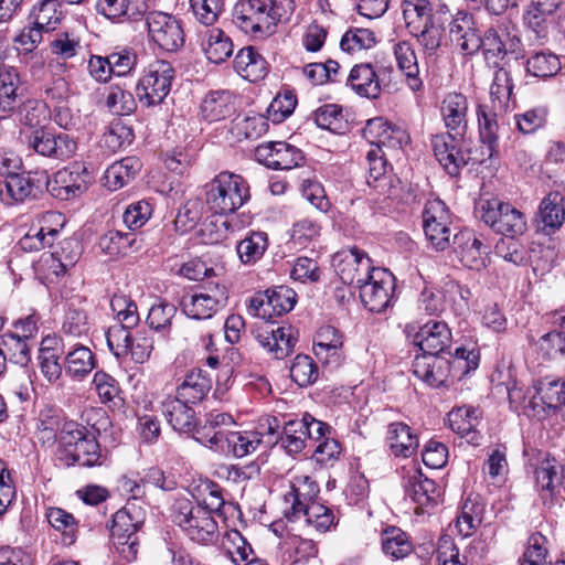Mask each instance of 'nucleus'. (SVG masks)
I'll return each mask as SVG.
<instances>
[{
    "label": "nucleus",
    "instance_id": "nucleus-3",
    "mask_svg": "<svg viewBox=\"0 0 565 565\" xmlns=\"http://www.w3.org/2000/svg\"><path fill=\"white\" fill-rule=\"evenodd\" d=\"M479 354L473 350L459 347L454 354L446 358L443 354H422L413 362V372L430 386H441L454 383L478 367Z\"/></svg>",
    "mask_w": 565,
    "mask_h": 565
},
{
    "label": "nucleus",
    "instance_id": "nucleus-51",
    "mask_svg": "<svg viewBox=\"0 0 565 565\" xmlns=\"http://www.w3.org/2000/svg\"><path fill=\"white\" fill-rule=\"evenodd\" d=\"M561 70L558 57L550 51H540L532 53L526 61V71L529 74L546 78L557 74Z\"/></svg>",
    "mask_w": 565,
    "mask_h": 565
},
{
    "label": "nucleus",
    "instance_id": "nucleus-55",
    "mask_svg": "<svg viewBox=\"0 0 565 565\" xmlns=\"http://www.w3.org/2000/svg\"><path fill=\"white\" fill-rule=\"evenodd\" d=\"M110 307L116 320L125 327H136L140 317L136 302L128 296L115 294L110 299Z\"/></svg>",
    "mask_w": 565,
    "mask_h": 565
},
{
    "label": "nucleus",
    "instance_id": "nucleus-34",
    "mask_svg": "<svg viewBox=\"0 0 565 565\" xmlns=\"http://www.w3.org/2000/svg\"><path fill=\"white\" fill-rule=\"evenodd\" d=\"M505 111H499L494 105L481 104L478 107V125L482 143L486 146L488 156L491 158L498 143V117Z\"/></svg>",
    "mask_w": 565,
    "mask_h": 565
},
{
    "label": "nucleus",
    "instance_id": "nucleus-40",
    "mask_svg": "<svg viewBox=\"0 0 565 565\" xmlns=\"http://www.w3.org/2000/svg\"><path fill=\"white\" fill-rule=\"evenodd\" d=\"M348 83L363 97L376 98L381 92L379 77L371 64L355 65L350 72Z\"/></svg>",
    "mask_w": 565,
    "mask_h": 565
},
{
    "label": "nucleus",
    "instance_id": "nucleus-25",
    "mask_svg": "<svg viewBox=\"0 0 565 565\" xmlns=\"http://www.w3.org/2000/svg\"><path fill=\"white\" fill-rule=\"evenodd\" d=\"M191 403L178 396H168L161 403V411L172 428L179 433L192 434L196 428V418Z\"/></svg>",
    "mask_w": 565,
    "mask_h": 565
},
{
    "label": "nucleus",
    "instance_id": "nucleus-43",
    "mask_svg": "<svg viewBox=\"0 0 565 565\" xmlns=\"http://www.w3.org/2000/svg\"><path fill=\"white\" fill-rule=\"evenodd\" d=\"M140 167V161L135 157H127L113 163L105 172L107 185L111 190H118L125 186L135 178Z\"/></svg>",
    "mask_w": 565,
    "mask_h": 565
},
{
    "label": "nucleus",
    "instance_id": "nucleus-18",
    "mask_svg": "<svg viewBox=\"0 0 565 565\" xmlns=\"http://www.w3.org/2000/svg\"><path fill=\"white\" fill-rule=\"evenodd\" d=\"M320 489L318 483L309 476L294 477L290 490L284 495L285 516L288 521L295 522L301 518V511L311 503H316L315 499L318 497Z\"/></svg>",
    "mask_w": 565,
    "mask_h": 565
},
{
    "label": "nucleus",
    "instance_id": "nucleus-12",
    "mask_svg": "<svg viewBox=\"0 0 565 565\" xmlns=\"http://www.w3.org/2000/svg\"><path fill=\"white\" fill-rule=\"evenodd\" d=\"M227 301L224 286H202L193 294L184 296L181 302L183 312L193 319H211L222 310Z\"/></svg>",
    "mask_w": 565,
    "mask_h": 565
},
{
    "label": "nucleus",
    "instance_id": "nucleus-14",
    "mask_svg": "<svg viewBox=\"0 0 565 565\" xmlns=\"http://www.w3.org/2000/svg\"><path fill=\"white\" fill-rule=\"evenodd\" d=\"M333 266L341 281L359 288L367 281L379 267L372 265L371 258L361 249L354 247L334 255Z\"/></svg>",
    "mask_w": 565,
    "mask_h": 565
},
{
    "label": "nucleus",
    "instance_id": "nucleus-64",
    "mask_svg": "<svg viewBox=\"0 0 565 565\" xmlns=\"http://www.w3.org/2000/svg\"><path fill=\"white\" fill-rule=\"evenodd\" d=\"M297 105V97L291 90L277 94L267 108L268 119L274 124L284 121L292 114Z\"/></svg>",
    "mask_w": 565,
    "mask_h": 565
},
{
    "label": "nucleus",
    "instance_id": "nucleus-16",
    "mask_svg": "<svg viewBox=\"0 0 565 565\" xmlns=\"http://www.w3.org/2000/svg\"><path fill=\"white\" fill-rule=\"evenodd\" d=\"M394 280V276L387 269H375L371 278L359 287L363 305L372 312L384 311L391 302Z\"/></svg>",
    "mask_w": 565,
    "mask_h": 565
},
{
    "label": "nucleus",
    "instance_id": "nucleus-52",
    "mask_svg": "<svg viewBox=\"0 0 565 565\" xmlns=\"http://www.w3.org/2000/svg\"><path fill=\"white\" fill-rule=\"evenodd\" d=\"M63 419L54 409H44L40 413L36 424L39 440L46 446H53L61 433Z\"/></svg>",
    "mask_w": 565,
    "mask_h": 565
},
{
    "label": "nucleus",
    "instance_id": "nucleus-13",
    "mask_svg": "<svg viewBox=\"0 0 565 565\" xmlns=\"http://www.w3.org/2000/svg\"><path fill=\"white\" fill-rule=\"evenodd\" d=\"M90 175L83 162H74L70 167L58 170L47 180L46 189L58 200L68 201L81 196L88 186Z\"/></svg>",
    "mask_w": 565,
    "mask_h": 565
},
{
    "label": "nucleus",
    "instance_id": "nucleus-28",
    "mask_svg": "<svg viewBox=\"0 0 565 565\" xmlns=\"http://www.w3.org/2000/svg\"><path fill=\"white\" fill-rule=\"evenodd\" d=\"M62 218L61 214L49 212L44 214L40 220V226L38 228L32 227L19 242V245L24 252H38L45 247L52 246L58 230L50 227L49 224L53 222H60Z\"/></svg>",
    "mask_w": 565,
    "mask_h": 565
},
{
    "label": "nucleus",
    "instance_id": "nucleus-29",
    "mask_svg": "<svg viewBox=\"0 0 565 565\" xmlns=\"http://www.w3.org/2000/svg\"><path fill=\"white\" fill-rule=\"evenodd\" d=\"M393 52L397 67L404 74L408 87L413 92L422 90L424 83L419 76L417 55L412 44L406 41H399L393 45Z\"/></svg>",
    "mask_w": 565,
    "mask_h": 565
},
{
    "label": "nucleus",
    "instance_id": "nucleus-63",
    "mask_svg": "<svg viewBox=\"0 0 565 565\" xmlns=\"http://www.w3.org/2000/svg\"><path fill=\"white\" fill-rule=\"evenodd\" d=\"M105 104L116 115H130L136 109L134 95L119 86L109 87Z\"/></svg>",
    "mask_w": 565,
    "mask_h": 565
},
{
    "label": "nucleus",
    "instance_id": "nucleus-57",
    "mask_svg": "<svg viewBox=\"0 0 565 565\" xmlns=\"http://www.w3.org/2000/svg\"><path fill=\"white\" fill-rule=\"evenodd\" d=\"M132 138V130L128 126L122 124L120 120H114L104 132L100 139V145L110 152H116L130 145Z\"/></svg>",
    "mask_w": 565,
    "mask_h": 565
},
{
    "label": "nucleus",
    "instance_id": "nucleus-61",
    "mask_svg": "<svg viewBox=\"0 0 565 565\" xmlns=\"http://www.w3.org/2000/svg\"><path fill=\"white\" fill-rule=\"evenodd\" d=\"M175 313L177 308L174 305L168 302L153 305L149 310L147 323L150 329L162 332L163 335H167L170 331L172 319Z\"/></svg>",
    "mask_w": 565,
    "mask_h": 565
},
{
    "label": "nucleus",
    "instance_id": "nucleus-45",
    "mask_svg": "<svg viewBox=\"0 0 565 565\" xmlns=\"http://www.w3.org/2000/svg\"><path fill=\"white\" fill-rule=\"evenodd\" d=\"M267 247V234L264 232H252L237 244L236 252L243 264L252 265L262 258Z\"/></svg>",
    "mask_w": 565,
    "mask_h": 565
},
{
    "label": "nucleus",
    "instance_id": "nucleus-54",
    "mask_svg": "<svg viewBox=\"0 0 565 565\" xmlns=\"http://www.w3.org/2000/svg\"><path fill=\"white\" fill-rule=\"evenodd\" d=\"M308 434L306 423L289 420L286 423L280 437L281 447L290 455L299 454L306 447Z\"/></svg>",
    "mask_w": 565,
    "mask_h": 565
},
{
    "label": "nucleus",
    "instance_id": "nucleus-38",
    "mask_svg": "<svg viewBox=\"0 0 565 565\" xmlns=\"http://www.w3.org/2000/svg\"><path fill=\"white\" fill-rule=\"evenodd\" d=\"M211 387V379L202 370H192L177 387L175 396L181 401L195 405L207 395Z\"/></svg>",
    "mask_w": 565,
    "mask_h": 565
},
{
    "label": "nucleus",
    "instance_id": "nucleus-15",
    "mask_svg": "<svg viewBox=\"0 0 565 565\" xmlns=\"http://www.w3.org/2000/svg\"><path fill=\"white\" fill-rule=\"evenodd\" d=\"M28 146L40 156L60 161L71 159L77 150V142L70 135L52 134L43 129L30 134Z\"/></svg>",
    "mask_w": 565,
    "mask_h": 565
},
{
    "label": "nucleus",
    "instance_id": "nucleus-47",
    "mask_svg": "<svg viewBox=\"0 0 565 565\" xmlns=\"http://www.w3.org/2000/svg\"><path fill=\"white\" fill-rule=\"evenodd\" d=\"M483 55L488 62L495 65L498 60H502L508 53V43L512 41L510 34L505 31H499L494 28L487 30L481 36Z\"/></svg>",
    "mask_w": 565,
    "mask_h": 565
},
{
    "label": "nucleus",
    "instance_id": "nucleus-10",
    "mask_svg": "<svg viewBox=\"0 0 565 565\" xmlns=\"http://www.w3.org/2000/svg\"><path fill=\"white\" fill-rule=\"evenodd\" d=\"M148 36L151 43L166 52H177L184 44V31L172 14L151 11L146 15Z\"/></svg>",
    "mask_w": 565,
    "mask_h": 565
},
{
    "label": "nucleus",
    "instance_id": "nucleus-9",
    "mask_svg": "<svg viewBox=\"0 0 565 565\" xmlns=\"http://www.w3.org/2000/svg\"><path fill=\"white\" fill-rule=\"evenodd\" d=\"M142 523L143 514L132 503H128L113 516L111 539L116 548L127 559H134L137 555V532Z\"/></svg>",
    "mask_w": 565,
    "mask_h": 565
},
{
    "label": "nucleus",
    "instance_id": "nucleus-2",
    "mask_svg": "<svg viewBox=\"0 0 565 565\" xmlns=\"http://www.w3.org/2000/svg\"><path fill=\"white\" fill-rule=\"evenodd\" d=\"M440 115L448 131L435 135L431 147L441 167L455 177L469 160L461 150V139L468 125L467 97L460 93L447 94L440 105Z\"/></svg>",
    "mask_w": 565,
    "mask_h": 565
},
{
    "label": "nucleus",
    "instance_id": "nucleus-46",
    "mask_svg": "<svg viewBox=\"0 0 565 565\" xmlns=\"http://www.w3.org/2000/svg\"><path fill=\"white\" fill-rule=\"evenodd\" d=\"M512 92L513 83L509 71L498 68L490 88V105H494L499 111H507Z\"/></svg>",
    "mask_w": 565,
    "mask_h": 565
},
{
    "label": "nucleus",
    "instance_id": "nucleus-58",
    "mask_svg": "<svg viewBox=\"0 0 565 565\" xmlns=\"http://www.w3.org/2000/svg\"><path fill=\"white\" fill-rule=\"evenodd\" d=\"M301 516H305L306 523L319 533H326L334 525L332 510L320 503H311L301 511Z\"/></svg>",
    "mask_w": 565,
    "mask_h": 565
},
{
    "label": "nucleus",
    "instance_id": "nucleus-5",
    "mask_svg": "<svg viewBox=\"0 0 565 565\" xmlns=\"http://www.w3.org/2000/svg\"><path fill=\"white\" fill-rule=\"evenodd\" d=\"M172 520L193 542L209 544L217 539L218 526L210 511L186 498L175 500Z\"/></svg>",
    "mask_w": 565,
    "mask_h": 565
},
{
    "label": "nucleus",
    "instance_id": "nucleus-53",
    "mask_svg": "<svg viewBox=\"0 0 565 565\" xmlns=\"http://www.w3.org/2000/svg\"><path fill=\"white\" fill-rule=\"evenodd\" d=\"M47 522L62 533L64 545H72L76 540L77 522L74 516L61 508H50L46 511Z\"/></svg>",
    "mask_w": 565,
    "mask_h": 565
},
{
    "label": "nucleus",
    "instance_id": "nucleus-30",
    "mask_svg": "<svg viewBox=\"0 0 565 565\" xmlns=\"http://www.w3.org/2000/svg\"><path fill=\"white\" fill-rule=\"evenodd\" d=\"M541 230L550 234L559 228L565 221V199L561 192H550L539 209Z\"/></svg>",
    "mask_w": 565,
    "mask_h": 565
},
{
    "label": "nucleus",
    "instance_id": "nucleus-11",
    "mask_svg": "<svg viewBox=\"0 0 565 565\" xmlns=\"http://www.w3.org/2000/svg\"><path fill=\"white\" fill-rule=\"evenodd\" d=\"M234 23L246 34L264 39L275 33L265 0H243L235 6Z\"/></svg>",
    "mask_w": 565,
    "mask_h": 565
},
{
    "label": "nucleus",
    "instance_id": "nucleus-27",
    "mask_svg": "<svg viewBox=\"0 0 565 565\" xmlns=\"http://www.w3.org/2000/svg\"><path fill=\"white\" fill-rule=\"evenodd\" d=\"M548 322L552 330L537 341V350L545 359L565 354V310L551 312Z\"/></svg>",
    "mask_w": 565,
    "mask_h": 565
},
{
    "label": "nucleus",
    "instance_id": "nucleus-6",
    "mask_svg": "<svg viewBox=\"0 0 565 565\" xmlns=\"http://www.w3.org/2000/svg\"><path fill=\"white\" fill-rule=\"evenodd\" d=\"M174 73L173 66L167 61L157 60L149 64L136 87L140 104L145 107L161 104L170 93Z\"/></svg>",
    "mask_w": 565,
    "mask_h": 565
},
{
    "label": "nucleus",
    "instance_id": "nucleus-1",
    "mask_svg": "<svg viewBox=\"0 0 565 565\" xmlns=\"http://www.w3.org/2000/svg\"><path fill=\"white\" fill-rule=\"evenodd\" d=\"M296 305V292L279 286L257 294L250 299L249 312L263 320L253 330L257 342L276 359L289 355L297 342L291 326H276L269 320L289 312Z\"/></svg>",
    "mask_w": 565,
    "mask_h": 565
},
{
    "label": "nucleus",
    "instance_id": "nucleus-4",
    "mask_svg": "<svg viewBox=\"0 0 565 565\" xmlns=\"http://www.w3.org/2000/svg\"><path fill=\"white\" fill-rule=\"evenodd\" d=\"M249 196L246 180L238 174L224 171L207 184L206 204L213 213L227 215L241 209Z\"/></svg>",
    "mask_w": 565,
    "mask_h": 565
},
{
    "label": "nucleus",
    "instance_id": "nucleus-62",
    "mask_svg": "<svg viewBox=\"0 0 565 565\" xmlns=\"http://www.w3.org/2000/svg\"><path fill=\"white\" fill-rule=\"evenodd\" d=\"M222 544L234 563L247 561L250 555H254L250 545L237 530L227 531Z\"/></svg>",
    "mask_w": 565,
    "mask_h": 565
},
{
    "label": "nucleus",
    "instance_id": "nucleus-48",
    "mask_svg": "<svg viewBox=\"0 0 565 565\" xmlns=\"http://www.w3.org/2000/svg\"><path fill=\"white\" fill-rule=\"evenodd\" d=\"M96 362L93 352L84 345H78L65 356L66 372L77 379H82L95 369Z\"/></svg>",
    "mask_w": 565,
    "mask_h": 565
},
{
    "label": "nucleus",
    "instance_id": "nucleus-42",
    "mask_svg": "<svg viewBox=\"0 0 565 565\" xmlns=\"http://www.w3.org/2000/svg\"><path fill=\"white\" fill-rule=\"evenodd\" d=\"M382 550L393 559H401L413 552V543L409 536L399 527L388 526L381 534Z\"/></svg>",
    "mask_w": 565,
    "mask_h": 565
},
{
    "label": "nucleus",
    "instance_id": "nucleus-20",
    "mask_svg": "<svg viewBox=\"0 0 565 565\" xmlns=\"http://www.w3.org/2000/svg\"><path fill=\"white\" fill-rule=\"evenodd\" d=\"M26 103L31 100H25L20 73L14 66L2 65L0 67V111L4 117H9L21 111Z\"/></svg>",
    "mask_w": 565,
    "mask_h": 565
},
{
    "label": "nucleus",
    "instance_id": "nucleus-60",
    "mask_svg": "<svg viewBox=\"0 0 565 565\" xmlns=\"http://www.w3.org/2000/svg\"><path fill=\"white\" fill-rule=\"evenodd\" d=\"M131 328L125 327L122 323L114 324L106 332L107 345L117 359L126 358L129 354L132 338L129 329Z\"/></svg>",
    "mask_w": 565,
    "mask_h": 565
},
{
    "label": "nucleus",
    "instance_id": "nucleus-7",
    "mask_svg": "<svg viewBox=\"0 0 565 565\" xmlns=\"http://www.w3.org/2000/svg\"><path fill=\"white\" fill-rule=\"evenodd\" d=\"M479 217L495 233L509 237L522 235L526 231L523 213L499 199L481 201Z\"/></svg>",
    "mask_w": 565,
    "mask_h": 565
},
{
    "label": "nucleus",
    "instance_id": "nucleus-33",
    "mask_svg": "<svg viewBox=\"0 0 565 565\" xmlns=\"http://www.w3.org/2000/svg\"><path fill=\"white\" fill-rule=\"evenodd\" d=\"M142 239L134 232L108 231L99 238L100 249L111 256H124L141 248Z\"/></svg>",
    "mask_w": 565,
    "mask_h": 565
},
{
    "label": "nucleus",
    "instance_id": "nucleus-37",
    "mask_svg": "<svg viewBox=\"0 0 565 565\" xmlns=\"http://www.w3.org/2000/svg\"><path fill=\"white\" fill-rule=\"evenodd\" d=\"M202 49L210 62L221 64L232 56L234 45L223 30L214 28L204 33Z\"/></svg>",
    "mask_w": 565,
    "mask_h": 565
},
{
    "label": "nucleus",
    "instance_id": "nucleus-22",
    "mask_svg": "<svg viewBox=\"0 0 565 565\" xmlns=\"http://www.w3.org/2000/svg\"><path fill=\"white\" fill-rule=\"evenodd\" d=\"M450 342V329L443 321H428L414 338V343L427 355L443 354Z\"/></svg>",
    "mask_w": 565,
    "mask_h": 565
},
{
    "label": "nucleus",
    "instance_id": "nucleus-26",
    "mask_svg": "<svg viewBox=\"0 0 565 565\" xmlns=\"http://www.w3.org/2000/svg\"><path fill=\"white\" fill-rule=\"evenodd\" d=\"M237 108L236 96L230 90H215L209 93L201 103V117L207 122H215L230 118Z\"/></svg>",
    "mask_w": 565,
    "mask_h": 565
},
{
    "label": "nucleus",
    "instance_id": "nucleus-56",
    "mask_svg": "<svg viewBox=\"0 0 565 565\" xmlns=\"http://www.w3.org/2000/svg\"><path fill=\"white\" fill-rule=\"evenodd\" d=\"M449 423L455 433L467 436L479 425V412L472 406L457 407L449 413Z\"/></svg>",
    "mask_w": 565,
    "mask_h": 565
},
{
    "label": "nucleus",
    "instance_id": "nucleus-41",
    "mask_svg": "<svg viewBox=\"0 0 565 565\" xmlns=\"http://www.w3.org/2000/svg\"><path fill=\"white\" fill-rule=\"evenodd\" d=\"M96 11L117 22L137 20L142 14L137 0H97Z\"/></svg>",
    "mask_w": 565,
    "mask_h": 565
},
{
    "label": "nucleus",
    "instance_id": "nucleus-31",
    "mask_svg": "<svg viewBox=\"0 0 565 565\" xmlns=\"http://www.w3.org/2000/svg\"><path fill=\"white\" fill-rule=\"evenodd\" d=\"M405 494L419 505L437 502L440 491L434 480L424 477L419 470H413L406 478Z\"/></svg>",
    "mask_w": 565,
    "mask_h": 565
},
{
    "label": "nucleus",
    "instance_id": "nucleus-36",
    "mask_svg": "<svg viewBox=\"0 0 565 565\" xmlns=\"http://www.w3.org/2000/svg\"><path fill=\"white\" fill-rule=\"evenodd\" d=\"M387 440L392 454L396 457L408 458L419 446L418 437L412 433L408 425L401 422L388 425Z\"/></svg>",
    "mask_w": 565,
    "mask_h": 565
},
{
    "label": "nucleus",
    "instance_id": "nucleus-17",
    "mask_svg": "<svg viewBox=\"0 0 565 565\" xmlns=\"http://www.w3.org/2000/svg\"><path fill=\"white\" fill-rule=\"evenodd\" d=\"M263 431L217 430L213 435H204L211 448L226 450L237 458L255 452L262 444Z\"/></svg>",
    "mask_w": 565,
    "mask_h": 565
},
{
    "label": "nucleus",
    "instance_id": "nucleus-19",
    "mask_svg": "<svg viewBox=\"0 0 565 565\" xmlns=\"http://www.w3.org/2000/svg\"><path fill=\"white\" fill-rule=\"evenodd\" d=\"M255 158L258 162L274 170H290L300 166L303 160L299 149L282 141L257 146Z\"/></svg>",
    "mask_w": 565,
    "mask_h": 565
},
{
    "label": "nucleus",
    "instance_id": "nucleus-35",
    "mask_svg": "<svg viewBox=\"0 0 565 565\" xmlns=\"http://www.w3.org/2000/svg\"><path fill=\"white\" fill-rule=\"evenodd\" d=\"M535 394L530 401V405L537 406L536 398H540L543 406L547 408H557L565 403V383L554 376H545L534 384Z\"/></svg>",
    "mask_w": 565,
    "mask_h": 565
},
{
    "label": "nucleus",
    "instance_id": "nucleus-39",
    "mask_svg": "<svg viewBox=\"0 0 565 565\" xmlns=\"http://www.w3.org/2000/svg\"><path fill=\"white\" fill-rule=\"evenodd\" d=\"M33 190L31 178L24 173L18 172L0 180V200L7 205L24 202L32 196Z\"/></svg>",
    "mask_w": 565,
    "mask_h": 565
},
{
    "label": "nucleus",
    "instance_id": "nucleus-44",
    "mask_svg": "<svg viewBox=\"0 0 565 565\" xmlns=\"http://www.w3.org/2000/svg\"><path fill=\"white\" fill-rule=\"evenodd\" d=\"M66 456L72 458L73 463L83 467H93L100 465V449L95 434L89 433L75 447L68 448Z\"/></svg>",
    "mask_w": 565,
    "mask_h": 565
},
{
    "label": "nucleus",
    "instance_id": "nucleus-8",
    "mask_svg": "<svg viewBox=\"0 0 565 565\" xmlns=\"http://www.w3.org/2000/svg\"><path fill=\"white\" fill-rule=\"evenodd\" d=\"M423 228L426 239L436 250H445L454 238L452 214L439 199L428 200L423 211Z\"/></svg>",
    "mask_w": 565,
    "mask_h": 565
},
{
    "label": "nucleus",
    "instance_id": "nucleus-32",
    "mask_svg": "<svg viewBox=\"0 0 565 565\" xmlns=\"http://www.w3.org/2000/svg\"><path fill=\"white\" fill-rule=\"evenodd\" d=\"M384 156L385 152L380 148L371 149L367 152L366 160L369 163V174L366 182L370 186L379 189L380 193L392 198L396 195V189L392 185L391 180H387V162Z\"/></svg>",
    "mask_w": 565,
    "mask_h": 565
},
{
    "label": "nucleus",
    "instance_id": "nucleus-23",
    "mask_svg": "<svg viewBox=\"0 0 565 565\" xmlns=\"http://www.w3.org/2000/svg\"><path fill=\"white\" fill-rule=\"evenodd\" d=\"M406 26L412 35L417 39L424 53L427 56L436 54L445 39V29L437 22L435 17L427 19L405 20Z\"/></svg>",
    "mask_w": 565,
    "mask_h": 565
},
{
    "label": "nucleus",
    "instance_id": "nucleus-49",
    "mask_svg": "<svg viewBox=\"0 0 565 565\" xmlns=\"http://www.w3.org/2000/svg\"><path fill=\"white\" fill-rule=\"evenodd\" d=\"M0 345L9 361L21 366H26L31 361L29 341L18 337L13 331H7L1 335Z\"/></svg>",
    "mask_w": 565,
    "mask_h": 565
},
{
    "label": "nucleus",
    "instance_id": "nucleus-59",
    "mask_svg": "<svg viewBox=\"0 0 565 565\" xmlns=\"http://www.w3.org/2000/svg\"><path fill=\"white\" fill-rule=\"evenodd\" d=\"M290 377L300 387H306L317 380L318 367L310 356L298 354L290 366Z\"/></svg>",
    "mask_w": 565,
    "mask_h": 565
},
{
    "label": "nucleus",
    "instance_id": "nucleus-50",
    "mask_svg": "<svg viewBox=\"0 0 565 565\" xmlns=\"http://www.w3.org/2000/svg\"><path fill=\"white\" fill-rule=\"evenodd\" d=\"M34 24L43 31L55 30L62 22L63 13L58 0H42L33 8L32 14Z\"/></svg>",
    "mask_w": 565,
    "mask_h": 565
},
{
    "label": "nucleus",
    "instance_id": "nucleus-24",
    "mask_svg": "<svg viewBox=\"0 0 565 565\" xmlns=\"http://www.w3.org/2000/svg\"><path fill=\"white\" fill-rule=\"evenodd\" d=\"M556 9L557 8H545L543 4L532 2L523 17L529 40L539 44H543L547 41L553 31V13Z\"/></svg>",
    "mask_w": 565,
    "mask_h": 565
},
{
    "label": "nucleus",
    "instance_id": "nucleus-21",
    "mask_svg": "<svg viewBox=\"0 0 565 565\" xmlns=\"http://www.w3.org/2000/svg\"><path fill=\"white\" fill-rule=\"evenodd\" d=\"M452 245L463 266L480 270L487 266L489 246L470 230H463L454 235Z\"/></svg>",
    "mask_w": 565,
    "mask_h": 565
}]
</instances>
